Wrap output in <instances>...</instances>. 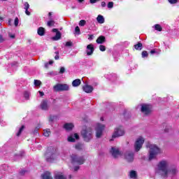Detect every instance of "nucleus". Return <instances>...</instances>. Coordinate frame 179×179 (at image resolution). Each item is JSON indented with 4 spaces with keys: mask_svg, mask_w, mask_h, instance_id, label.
<instances>
[{
    "mask_svg": "<svg viewBox=\"0 0 179 179\" xmlns=\"http://www.w3.org/2000/svg\"><path fill=\"white\" fill-rule=\"evenodd\" d=\"M125 135V130L123 127H116L112 135L113 138H120V136H124Z\"/></svg>",
    "mask_w": 179,
    "mask_h": 179,
    "instance_id": "obj_5",
    "label": "nucleus"
},
{
    "mask_svg": "<svg viewBox=\"0 0 179 179\" xmlns=\"http://www.w3.org/2000/svg\"><path fill=\"white\" fill-rule=\"evenodd\" d=\"M41 110H48V100H43L42 101L41 106H40Z\"/></svg>",
    "mask_w": 179,
    "mask_h": 179,
    "instance_id": "obj_16",
    "label": "nucleus"
},
{
    "mask_svg": "<svg viewBox=\"0 0 179 179\" xmlns=\"http://www.w3.org/2000/svg\"><path fill=\"white\" fill-rule=\"evenodd\" d=\"M3 41H5V39L2 36H0V44H1V43H3Z\"/></svg>",
    "mask_w": 179,
    "mask_h": 179,
    "instance_id": "obj_47",
    "label": "nucleus"
},
{
    "mask_svg": "<svg viewBox=\"0 0 179 179\" xmlns=\"http://www.w3.org/2000/svg\"><path fill=\"white\" fill-rule=\"evenodd\" d=\"M34 85H35V86H40V85H41V81H40L38 80H35Z\"/></svg>",
    "mask_w": 179,
    "mask_h": 179,
    "instance_id": "obj_36",
    "label": "nucleus"
},
{
    "mask_svg": "<svg viewBox=\"0 0 179 179\" xmlns=\"http://www.w3.org/2000/svg\"><path fill=\"white\" fill-rule=\"evenodd\" d=\"M55 92H64L69 90V85L66 84H57L53 87Z\"/></svg>",
    "mask_w": 179,
    "mask_h": 179,
    "instance_id": "obj_7",
    "label": "nucleus"
},
{
    "mask_svg": "<svg viewBox=\"0 0 179 179\" xmlns=\"http://www.w3.org/2000/svg\"><path fill=\"white\" fill-rule=\"evenodd\" d=\"M14 24L15 27H17L19 25V18L15 17V21H14Z\"/></svg>",
    "mask_w": 179,
    "mask_h": 179,
    "instance_id": "obj_37",
    "label": "nucleus"
},
{
    "mask_svg": "<svg viewBox=\"0 0 179 179\" xmlns=\"http://www.w3.org/2000/svg\"><path fill=\"white\" fill-rule=\"evenodd\" d=\"M97 44H103V43H106V37L104 36H100L96 39Z\"/></svg>",
    "mask_w": 179,
    "mask_h": 179,
    "instance_id": "obj_20",
    "label": "nucleus"
},
{
    "mask_svg": "<svg viewBox=\"0 0 179 179\" xmlns=\"http://www.w3.org/2000/svg\"><path fill=\"white\" fill-rule=\"evenodd\" d=\"M155 29L157 30V31H162L163 30V28H162V26L160 24H157L154 26Z\"/></svg>",
    "mask_w": 179,
    "mask_h": 179,
    "instance_id": "obj_27",
    "label": "nucleus"
},
{
    "mask_svg": "<svg viewBox=\"0 0 179 179\" xmlns=\"http://www.w3.org/2000/svg\"><path fill=\"white\" fill-rule=\"evenodd\" d=\"M94 52V46L93 44H90L87 46V55H92Z\"/></svg>",
    "mask_w": 179,
    "mask_h": 179,
    "instance_id": "obj_14",
    "label": "nucleus"
},
{
    "mask_svg": "<svg viewBox=\"0 0 179 179\" xmlns=\"http://www.w3.org/2000/svg\"><path fill=\"white\" fill-rule=\"evenodd\" d=\"M99 50H100V51H105L106 50V46H104L103 45H100Z\"/></svg>",
    "mask_w": 179,
    "mask_h": 179,
    "instance_id": "obj_40",
    "label": "nucleus"
},
{
    "mask_svg": "<svg viewBox=\"0 0 179 179\" xmlns=\"http://www.w3.org/2000/svg\"><path fill=\"white\" fill-rule=\"evenodd\" d=\"M24 9L25 10V13L27 15V16H30V11H29V8H30V5H29V3L25 2L24 3Z\"/></svg>",
    "mask_w": 179,
    "mask_h": 179,
    "instance_id": "obj_19",
    "label": "nucleus"
},
{
    "mask_svg": "<svg viewBox=\"0 0 179 179\" xmlns=\"http://www.w3.org/2000/svg\"><path fill=\"white\" fill-rule=\"evenodd\" d=\"M23 155H24V152H22V154H19L18 156H20L22 157V156H23Z\"/></svg>",
    "mask_w": 179,
    "mask_h": 179,
    "instance_id": "obj_52",
    "label": "nucleus"
},
{
    "mask_svg": "<svg viewBox=\"0 0 179 179\" xmlns=\"http://www.w3.org/2000/svg\"><path fill=\"white\" fill-rule=\"evenodd\" d=\"M78 2H80V3H82V2H83V1H85V0H78Z\"/></svg>",
    "mask_w": 179,
    "mask_h": 179,
    "instance_id": "obj_54",
    "label": "nucleus"
},
{
    "mask_svg": "<svg viewBox=\"0 0 179 179\" xmlns=\"http://www.w3.org/2000/svg\"><path fill=\"white\" fill-rule=\"evenodd\" d=\"M54 24H55V22L54 20H50L48 22V26L49 27H51V26H54Z\"/></svg>",
    "mask_w": 179,
    "mask_h": 179,
    "instance_id": "obj_32",
    "label": "nucleus"
},
{
    "mask_svg": "<svg viewBox=\"0 0 179 179\" xmlns=\"http://www.w3.org/2000/svg\"><path fill=\"white\" fill-rule=\"evenodd\" d=\"M101 121H103V117L101 118Z\"/></svg>",
    "mask_w": 179,
    "mask_h": 179,
    "instance_id": "obj_57",
    "label": "nucleus"
},
{
    "mask_svg": "<svg viewBox=\"0 0 179 179\" xmlns=\"http://www.w3.org/2000/svg\"><path fill=\"white\" fill-rule=\"evenodd\" d=\"M144 143H145V138H143V137L140 136V137L137 138V139L136 140V142L134 143L135 151L139 152V150H141V149H142V145H143Z\"/></svg>",
    "mask_w": 179,
    "mask_h": 179,
    "instance_id": "obj_6",
    "label": "nucleus"
},
{
    "mask_svg": "<svg viewBox=\"0 0 179 179\" xmlns=\"http://www.w3.org/2000/svg\"><path fill=\"white\" fill-rule=\"evenodd\" d=\"M168 167L169 162L167 161H161L157 165L156 171L158 174H161L164 178L167 177V176H170V174H176V173H177V169H173L170 171L167 169Z\"/></svg>",
    "mask_w": 179,
    "mask_h": 179,
    "instance_id": "obj_1",
    "label": "nucleus"
},
{
    "mask_svg": "<svg viewBox=\"0 0 179 179\" xmlns=\"http://www.w3.org/2000/svg\"><path fill=\"white\" fill-rule=\"evenodd\" d=\"M75 31L76 33H77V34H80V29L79 28V27H76Z\"/></svg>",
    "mask_w": 179,
    "mask_h": 179,
    "instance_id": "obj_38",
    "label": "nucleus"
},
{
    "mask_svg": "<svg viewBox=\"0 0 179 179\" xmlns=\"http://www.w3.org/2000/svg\"><path fill=\"white\" fill-rule=\"evenodd\" d=\"M101 6H102V8H106V2L102 1L101 2Z\"/></svg>",
    "mask_w": 179,
    "mask_h": 179,
    "instance_id": "obj_48",
    "label": "nucleus"
},
{
    "mask_svg": "<svg viewBox=\"0 0 179 179\" xmlns=\"http://www.w3.org/2000/svg\"><path fill=\"white\" fill-rule=\"evenodd\" d=\"M69 178H70V179H71V178H73V177L70 175V176H69Z\"/></svg>",
    "mask_w": 179,
    "mask_h": 179,
    "instance_id": "obj_55",
    "label": "nucleus"
},
{
    "mask_svg": "<svg viewBox=\"0 0 179 179\" xmlns=\"http://www.w3.org/2000/svg\"><path fill=\"white\" fill-rule=\"evenodd\" d=\"M83 90L85 93H92L93 92V87L92 85H85L83 87Z\"/></svg>",
    "mask_w": 179,
    "mask_h": 179,
    "instance_id": "obj_15",
    "label": "nucleus"
},
{
    "mask_svg": "<svg viewBox=\"0 0 179 179\" xmlns=\"http://www.w3.org/2000/svg\"><path fill=\"white\" fill-rule=\"evenodd\" d=\"M52 64H54V61L53 60H50L49 61V65H52Z\"/></svg>",
    "mask_w": 179,
    "mask_h": 179,
    "instance_id": "obj_51",
    "label": "nucleus"
},
{
    "mask_svg": "<svg viewBox=\"0 0 179 179\" xmlns=\"http://www.w3.org/2000/svg\"><path fill=\"white\" fill-rule=\"evenodd\" d=\"M23 129H24V126H22L21 128L19 129V131L17 133V136H20L22 132H23Z\"/></svg>",
    "mask_w": 179,
    "mask_h": 179,
    "instance_id": "obj_31",
    "label": "nucleus"
},
{
    "mask_svg": "<svg viewBox=\"0 0 179 179\" xmlns=\"http://www.w3.org/2000/svg\"><path fill=\"white\" fill-rule=\"evenodd\" d=\"M146 148H149L150 149V151H149L150 155L148 158L149 160H153V159H156V157L157 156V155L160 153V148H159V147H157L155 144L148 143L146 145Z\"/></svg>",
    "mask_w": 179,
    "mask_h": 179,
    "instance_id": "obj_2",
    "label": "nucleus"
},
{
    "mask_svg": "<svg viewBox=\"0 0 179 179\" xmlns=\"http://www.w3.org/2000/svg\"><path fill=\"white\" fill-rule=\"evenodd\" d=\"M81 83L80 79H76L73 81L72 85L73 87H78Z\"/></svg>",
    "mask_w": 179,
    "mask_h": 179,
    "instance_id": "obj_23",
    "label": "nucleus"
},
{
    "mask_svg": "<svg viewBox=\"0 0 179 179\" xmlns=\"http://www.w3.org/2000/svg\"><path fill=\"white\" fill-rule=\"evenodd\" d=\"M24 99H26V100H29V99L30 97V93H29V92H25L24 93Z\"/></svg>",
    "mask_w": 179,
    "mask_h": 179,
    "instance_id": "obj_30",
    "label": "nucleus"
},
{
    "mask_svg": "<svg viewBox=\"0 0 179 179\" xmlns=\"http://www.w3.org/2000/svg\"><path fill=\"white\" fill-rule=\"evenodd\" d=\"M85 24H86V20H81L79 22V26L83 27Z\"/></svg>",
    "mask_w": 179,
    "mask_h": 179,
    "instance_id": "obj_34",
    "label": "nucleus"
},
{
    "mask_svg": "<svg viewBox=\"0 0 179 179\" xmlns=\"http://www.w3.org/2000/svg\"><path fill=\"white\" fill-rule=\"evenodd\" d=\"M72 163H76L77 164H83L85 163V158L83 157H79L76 155H71Z\"/></svg>",
    "mask_w": 179,
    "mask_h": 179,
    "instance_id": "obj_9",
    "label": "nucleus"
},
{
    "mask_svg": "<svg viewBox=\"0 0 179 179\" xmlns=\"http://www.w3.org/2000/svg\"><path fill=\"white\" fill-rule=\"evenodd\" d=\"M141 55H142L143 58H145V57H148V55H149V54L148 53L147 51L144 50L142 52Z\"/></svg>",
    "mask_w": 179,
    "mask_h": 179,
    "instance_id": "obj_35",
    "label": "nucleus"
},
{
    "mask_svg": "<svg viewBox=\"0 0 179 179\" xmlns=\"http://www.w3.org/2000/svg\"><path fill=\"white\" fill-rule=\"evenodd\" d=\"M76 139H79V135H78V134H74L68 137L69 142H75Z\"/></svg>",
    "mask_w": 179,
    "mask_h": 179,
    "instance_id": "obj_17",
    "label": "nucleus"
},
{
    "mask_svg": "<svg viewBox=\"0 0 179 179\" xmlns=\"http://www.w3.org/2000/svg\"><path fill=\"white\" fill-rule=\"evenodd\" d=\"M73 124L72 123H66L64 126L66 131H72L73 129Z\"/></svg>",
    "mask_w": 179,
    "mask_h": 179,
    "instance_id": "obj_18",
    "label": "nucleus"
},
{
    "mask_svg": "<svg viewBox=\"0 0 179 179\" xmlns=\"http://www.w3.org/2000/svg\"><path fill=\"white\" fill-rule=\"evenodd\" d=\"M65 72V67H61L59 73H64Z\"/></svg>",
    "mask_w": 179,
    "mask_h": 179,
    "instance_id": "obj_42",
    "label": "nucleus"
},
{
    "mask_svg": "<svg viewBox=\"0 0 179 179\" xmlns=\"http://www.w3.org/2000/svg\"><path fill=\"white\" fill-rule=\"evenodd\" d=\"M8 36L10 38H15V34H9Z\"/></svg>",
    "mask_w": 179,
    "mask_h": 179,
    "instance_id": "obj_45",
    "label": "nucleus"
},
{
    "mask_svg": "<svg viewBox=\"0 0 179 179\" xmlns=\"http://www.w3.org/2000/svg\"><path fill=\"white\" fill-rule=\"evenodd\" d=\"M55 179H66V178L61 172H58L55 173Z\"/></svg>",
    "mask_w": 179,
    "mask_h": 179,
    "instance_id": "obj_22",
    "label": "nucleus"
},
{
    "mask_svg": "<svg viewBox=\"0 0 179 179\" xmlns=\"http://www.w3.org/2000/svg\"><path fill=\"white\" fill-rule=\"evenodd\" d=\"M71 45H72V42L68 41V42L66 43V47H71Z\"/></svg>",
    "mask_w": 179,
    "mask_h": 179,
    "instance_id": "obj_43",
    "label": "nucleus"
},
{
    "mask_svg": "<svg viewBox=\"0 0 179 179\" xmlns=\"http://www.w3.org/2000/svg\"><path fill=\"white\" fill-rule=\"evenodd\" d=\"M81 135L85 142H90L93 139V130L90 127H85L81 131Z\"/></svg>",
    "mask_w": 179,
    "mask_h": 179,
    "instance_id": "obj_3",
    "label": "nucleus"
},
{
    "mask_svg": "<svg viewBox=\"0 0 179 179\" xmlns=\"http://www.w3.org/2000/svg\"><path fill=\"white\" fill-rule=\"evenodd\" d=\"M96 20L98 23H100V24H103V23H104V17H103V15H99L96 17Z\"/></svg>",
    "mask_w": 179,
    "mask_h": 179,
    "instance_id": "obj_24",
    "label": "nucleus"
},
{
    "mask_svg": "<svg viewBox=\"0 0 179 179\" xmlns=\"http://www.w3.org/2000/svg\"><path fill=\"white\" fill-rule=\"evenodd\" d=\"M2 1H6V0H2Z\"/></svg>",
    "mask_w": 179,
    "mask_h": 179,
    "instance_id": "obj_58",
    "label": "nucleus"
},
{
    "mask_svg": "<svg viewBox=\"0 0 179 179\" xmlns=\"http://www.w3.org/2000/svg\"><path fill=\"white\" fill-rule=\"evenodd\" d=\"M155 52H156V51H155V50H151L150 51V54H155Z\"/></svg>",
    "mask_w": 179,
    "mask_h": 179,
    "instance_id": "obj_53",
    "label": "nucleus"
},
{
    "mask_svg": "<svg viewBox=\"0 0 179 179\" xmlns=\"http://www.w3.org/2000/svg\"><path fill=\"white\" fill-rule=\"evenodd\" d=\"M141 106V113L145 115H149L152 113V106L145 103H143Z\"/></svg>",
    "mask_w": 179,
    "mask_h": 179,
    "instance_id": "obj_8",
    "label": "nucleus"
},
{
    "mask_svg": "<svg viewBox=\"0 0 179 179\" xmlns=\"http://www.w3.org/2000/svg\"><path fill=\"white\" fill-rule=\"evenodd\" d=\"M38 93H39L40 96H44V92L39 91Z\"/></svg>",
    "mask_w": 179,
    "mask_h": 179,
    "instance_id": "obj_49",
    "label": "nucleus"
},
{
    "mask_svg": "<svg viewBox=\"0 0 179 179\" xmlns=\"http://www.w3.org/2000/svg\"><path fill=\"white\" fill-rule=\"evenodd\" d=\"M76 149H78V150H80V149H82V145H79V144H78V145H76Z\"/></svg>",
    "mask_w": 179,
    "mask_h": 179,
    "instance_id": "obj_44",
    "label": "nucleus"
},
{
    "mask_svg": "<svg viewBox=\"0 0 179 179\" xmlns=\"http://www.w3.org/2000/svg\"><path fill=\"white\" fill-rule=\"evenodd\" d=\"M134 48L136 49V50H142V43H138V44L135 45H134Z\"/></svg>",
    "mask_w": 179,
    "mask_h": 179,
    "instance_id": "obj_29",
    "label": "nucleus"
},
{
    "mask_svg": "<svg viewBox=\"0 0 179 179\" xmlns=\"http://www.w3.org/2000/svg\"><path fill=\"white\" fill-rule=\"evenodd\" d=\"M78 170H79V166H75L74 171H78Z\"/></svg>",
    "mask_w": 179,
    "mask_h": 179,
    "instance_id": "obj_50",
    "label": "nucleus"
},
{
    "mask_svg": "<svg viewBox=\"0 0 179 179\" xmlns=\"http://www.w3.org/2000/svg\"><path fill=\"white\" fill-rule=\"evenodd\" d=\"M50 134H51V131L50 129L44 130V132H43L44 136H50Z\"/></svg>",
    "mask_w": 179,
    "mask_h": 179,
    "instance_id": "obj_28",
    "label": "nucleus"
},
{
    "mask_svg": "<svg viewBox=\"0 0 179 179\" xmlns=\"http://www.w3.org/2000/svg\"><path fill=\"white\" fill-rule=\"evenodd\" d=\"M124 158L126 159L127 162H132L134 160V153L131 152H126L124 155Z\"/></svg>",
    "mask_w": 179,
    "mask_h": 179,
    "instance_id": "obj_13",
    "label": "nucleus"
},
{
    "mask_svg": "<svg viewBox=\"0 0 179 179\" xmlns=\"http://www.w3.org/2000/svg\"><path fill=\"white\" fill-rule=\"evenodd\" d=\"M44 33H45V30L44 29L43 27H39L38 29V36H44Z\"/></svg>",
    "mask_w": 179,
    "mask_h": 179,
    "instance_id": "obj_25",
    "label": "nucleus"
},
{
    "mask_svg": "<svg viewBox=\"0 0 179 179\" xmlns=\"http://www.w3.org/2000/svg\"><path fill=\"white\" fill-rule=\"evenodd\" d=\"M56 55L55 56V59H59V52L57 51L55 52Z\"/></svg>",
    "mask_w": 179,
    "mask_h": 179,
    "instance_id": "obj_39",
    "label": "nucleus"
},
{
    "mask_svg": "<svg viewBox=\"0 0 179 179\" xmlns=\"http://www.w3.org/2000/svg\"><path fill=\"white\" fill-rule=\"evenodd\" d=\"M110 141H113V139H110Z\"/></svg>",
    "mask_w": 179,
    "mask_h": 179,
    "instance_id": "obj_59",
    "label": "nucleus"
},
{
    "mask_svg": "<svg viewBox=\"0 0 179 179\" xmlns=\"http://www.w3.org/2000/svg\"><path fill=\"white\" fill-rule=\"evenodd\" d=\"M106 128V126L104 124L97 123L96 127L95 128V136L97 139H100L101 136H103V132L104 131V129Z\"/></svg>",
    "mask_w": 179,
    "mask_h": 179,
    "instance_id": "obj_4",
    "label": "nucleus"
},
{
    "mask_svg": "<svg viewBox=\"0 0 179 179\" xmlns=\"http://www.w3.org/2000/svg\"><path fill=\"white\" fill-rule=\"evenodd\" d=\"M93 38H94V36H93V35H89L88 40H93Z\"/></svg>",
    "mask_w": 179,
    "mask_h": 179,
    "instance_id": "obj_46",
    "label": "nucleus"
},
{
    "mask_svg": "<svg viewBox=\"0 0 179 179\" xmlns=\"http://www.w3.org/2000/svg\"><path fill=\"white\" fill-rule=\"evenodd\" d=\"M52 31L53 33H56V35L52 38V40H54L55 41H58V40H60L62 34L61 32L58 31V29H53Z\"/></svg>",
    "mask_w": 179,
    "mask_h": 179,
    "instance_id": "obj_12",
    "label": "nucleus"
},
{
    "mask_svg": "<svg viewBox=\"0 0 179 179\" xmlns=\"http://www.w3.org/2000/svg\"><path fill=\"white\" fill-rule=\"evenodd\" d=\"M130 178H136V171H131L129 173Z\"/></svg>",
    "mask_w": 179,
    "mask_h": 179,
    "instance_id": "obj_26",
    "label": "nucleus"
},
{
    "mask_svg": "<svg viewBox=\"0 0 179 179\" xmlns=\"http://www.w3.org/2000/svg\"><path fill=\"white\" fill-rule=\"evenodd\" d=\"M110 153L112 155L113 157L117 159L121 156V151H120V148L117 147H111L110 150Z\"/></svg>",
    "mask_w": 179,
    "mask_h": 179,
    "instance_id": "obj_10",
    "label": "nucleus"
},
{
    "mask_svg": "<svg viewBox=\"0 0 179 179\" xmlns=\"http://www.w3.org/2000/svg\"><path fill=\"white\" fill-rule=\"evenodd\" d=\"M46 161L49 163H52L57 159V155L52 153H48L45 155Z\"/></svg>",
    "mask_w": 179,
    "mask_h": 179,
    "instance_id": "obj_11",
    "label": "nucleus"
},
{
    "mask_svg": "<svg viewBox=\"0 0 179 179\" xmlns=\"http://www.w3.org/2000/svg\"><path fill=\"white\" fill-rule=\"evenodd\" d=\"M169 3H177L178 0H169Z\"/></svg>",
    "mask_w": 179,
    "mask_h": 179,
    "instance_id": "obj_41",
    "label": "nucleus"
},
{
    "mask_svg": "<svg viewBox=\"0 0 179 179\" xmlns=\"http://www.w3.org/2000/svg\"><path fill=\"white\" fill-rule=\"evenodd\" d=\"M43 179H52V176H51V173L45 172L41 176Z\"/></svg>",
    "mask_w": 179,
    "mask_h": 179,
    "instance_id": "obj_21",
    "label": "nucleus"
},
{
    "mask_svg": "<svg viewBox=\"0 0 179 179\" xmlns=\"http://www.w3.org/2000/svg\"><path fill=\"white\" fill-rule=\"evenodd\" d=\"M108 8L109 9H112V8H114V3L113 1L108 3Z\"/></svg>",
    "mask_w": 179,
    "mask_h": 179,
    "instance_id": "obj_33",
    "label": "nucleus"
},
{
    "mask_svg": "<svg viewBox=\"0 0 179 179\" xmlns=\"http://www.w3.org/2000/svg\"><path fill=\"white\" fill-rule=\"evenodd\" d=\"M51 15H52V13H49L48 15L51 16Z\"/></svg>",
    "mask_w": 179,
    "mask_h": 179,
    "instance_id": "obj_56",
    "label": "nucleus"
}]
</instances>
